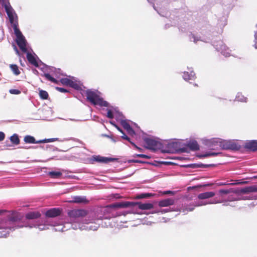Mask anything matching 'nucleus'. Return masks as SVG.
<instances>
[{
    "label": "nucleus",
    "instance_id": "26",
    "mask_svg": "<svg viewBox=\"0 0 257 257\" xmlns=\"http://www.w3.org/2000/svg\"><path fill=\"white\" fill-rule=\"evenodd\" d=\"M41 214L38 211L30 212L26 214L25 217L28 220H33L34 219L41 218Z\"/></svg>",
    "mask_w": 257,
    "mask_h": 257
},
{
    "label": "nucleus",
    "instance_id": "43",
    "mask_svg": "<svg viewBox=\"0 0 257 257\" xmlns=\"http://www.w3.org/2000/svg\"><path fill=\"white\" fill-rule=\"evenodd\" d=\"M110 108H111V109L107 108L106 109L107 111L106 116L109 118L112 119L114 117L115 113H114V111L113 108L112 107H110Z\"/></svg>",
    "mask_w": 257,
    "mask_h": 257
},
{
    "label": "nucleus",
    "instance_id": "33",
    "mask_svg": "<svg viewBox=\"0 0 257 257\" xmlns=\"http://www.w3.org/2000/svg\"><path fill=\"white\" fill-rule=\"evenodd\" d=\"M40 147L44 150L48 151H59L58 149L56 147H55L51 145H41L39 147H36L35 148Z\"/></svg>",
    "mask_w": 257,
    "mask_h": 257
},
{
    "label": "nucleus",
    "instance_id": "45",
    "mask_svg": "<svg viewBox=\"0 0 257 257\" xmlns=\"http://www.w3.org/2000/svg\"><path fill=\"white\" fill-rule=\"evenodd\" d=\"M227 24V20L226 17H223L222 18V20L218 21L217 25L221 28H223Z\"/></svg>",
    "mask_w": 257,
    "mask_h": 257
},
{
    "label": "nucleus",
    "instance_id": "15",
    "mask_svg": "<svg viewBox=\"0 0 257 257\" xmlns=\"http://www.w3.org/2000/svg\"><path fill=\"white\" fill-rule=\"evenodd\" d=\"M26 53L28 62L36 67H39V63H40V60L38 56L35 53L32 54L28 50Z\"/></svg>",
    "mask_w": 257,
    "mask_h": 257
},
{
    "label": "nucleus",
    "instance_id": "19",
    "mask_svg": "<svg viewBox=\"0 0 257 257\" xmlns=\"http://www.w3.org/2000/svg\"><path fill=\"white\" fill-rule=\"evenodd\" d=\"M244 147L251 152L257 151V140L247 141L244 144Z\"/></svg>",
    "mask_w": 257,
    "mask_h": 257
},
{
    "label": "nucleus",
    "instance_id": "47",
    "mask_svg": "<svg viewBox=\"0 0 257 257\" xmlns=\"http://www.w3.org/2000/svg\"><path fill=\"white\" fill-rule=\"evenodd\" d=\"M2 6L5 8V9H8L9 7H12L10 3L9 0H0Z\"/></svg>",
    "mask_w": 257,
    "mask_h": 257
},
{
    "label": "nucleus",
    "instance_id": "1",
    "mask_svg": "<svg viewBox=\"0 0 257 257\" xmlns=\"http://www.w3.org/2000/svg\"><path fill=\"white\" fill-rule=\"evenodd\" d=\"M210 26L207 23L204 22L199 23L196 26V29L200 31V33L202 36H196L191 33L189 36L190 41L195 43L198 41H202L205 43L211 42L212 46L217 51L220 52L222 55L226 57L229 56L230 50L224 44L223 41L221 40L213 41V38L210 33Z\"/></svg>",
    "mask_w": 257,
    "mask_h": 257
},
{
    "label": "nucleus",
    "instance_id": "31",
    "mask_svg": "<svg viewBox=\"0 0 257 257\" xmlns=\"http://www.w3.org/2000/svg\"><path fill=\"white\" fill-rule=\"evenodd\" d=\"M124 162L125 163V162H127L128 163H140V164H148L152 165L155 166H158V164H154L153 163H150V162H146V161H142V160H136V159L128 160L127 161H125Z\"/></svg>",
    "mask_w": 257,
    "mask_h": 257
},
{
    "label": "nucleus",
    "instance_id": "11",
    "mask_svg": "<svg viewBox=\"0 0 257 257\" xmlns=\"http://www.w3.org/2000/svg\"><path fill=\"white\" fill-rule=\"evenodd\" d=\"M118 159L116 158L102 157L100 155H93L90 158L89 162L91 164H93L94 162L108 164L111 162L118 161Z\"/></svg>",
    "mask_w": 257,
    "mask_h": 257
},
{
    "label": "nucleus",
    "instance_id": "35",
    "mask_svg": "<svg viewBox=\"0 0 257 257\" xmlns=\"http://www.w3.org/2000/svg\"><path fill=\"white\" fill-rule=\"evenodd\" d=\"M154 196V194L152 193H142L138 194L136 198L139 199L149 198Z\"/></svg>",
    "mask_w": 257,
    "mask_h": 257
},
{
    "label": "nucleus",
    "instance_id": "18",
    "mask_svg": "<svg viewBox=\"0 0 257 257\" xmlns=\"http://www.w3.org/2000/svg\"><path fill=\"white\" fill-rule=\"evenodd\" d=\"M176 21V20H173V21H171V24H165L164 26L165 29H167L169 28L171 26H176L177 25L180 32H181L182 33L186 32L187 31V29H188V28H187L188 27V25L186 23H185L184 24H183L184 27H183L182 26L179 25L177 23Z\"/></svg>",
    "mask_w": 257,
    "mask_h": 257
},
{
    "label": "nucleus",
    "instance_id": "10",
    "mask_svg": "<svg viewBox=\"0 0 257 257\" xmlns=\"http://www.w3.org/2000/svg\"><path fill=\"white\" fill-rule=\"evenodd\" d=\"M143 140L146 144L145 146L146 148L153 151L160 150L162 152L163 143L148 137H144Z\"/></svg>",
    "mask_w": 257,
    "mask_h": 257
},
{
    "label": "nucleus",
    "instance_id": "6",
    "mask_svg": "<svg viewBox=\"0 0 257 257\" xmlns=\"http://www.w3.org/2000/svg\"><path fill=\"white\" fill-rule=\"evenodd\" d=\"M6 12L9 17V21L13 28L14 34L17 38L23 36L19 28L18 16L12 7L6 9Z\"/></svg>",
    "mask_w": 257,
    "mask_h": 257
},
{
    "label": "nucleus",
    "instance_id": "60",
    "mask_svg": "<svg viewBox=\"0 0 257 257\" xmlns=\"http://www.w3.org/2000/svg\"><path fill=\"white\" fill-rule=\"evenodd\" d=\"M172 210H171V211H172ZM159 211H160L161 213L164 214L168 212L171 211V210H170L169 209H161L159 210Z\"/></svg>",
    "mask_w": 257,
    "mask_h": 257
},
{
    "label": "nucleus",
    "instance_id": "52",
    "mask_svg": "<svg viewBox=\"0 0 257 257\" xmlns=\"http://www.w3.org/2000/svg\"><path fill=\"white\" fill-rule=\"evenodd\" d=\"M110 123L113 125L119 132L121 133H123V130L121 127H120L118 125H117L114 121H110Z\"/></svg>",
    "mask_w": 257,
    "mask_h": 257
},
{
    "label": "nucleus",
    "instance_id": "32",
    "mask_svg": "<svg viewBox=\"0 0 257 257\" xmlns=\"http://www.w3.org/2000/svg\"><path fill=\"white\" fill-rule=\"evenodd\" d=\"M48 175L52 179L59 178L62 175L60 171H52L48 173Z\"/></svg>",
    "mask_w": 257,
    "mask_h": 257
},
{
    "label": "nucleus",
    "instance_id": "55",
    "mask_svg": "<svg viewBox=\"0 0 257 257\" xmlns=\"http://www.w3.org/2000/svg\"><path fill=\"white\" fill-rule=\"evenodd\" d=\"M175 192L171 190H166L162 192L163 195H174Z\"/></svg>",
    "mask_w": 257,
    "mask_h": 257
},
{
    "label": "nucleus",
    "instance_id": "29",
    "mask_svg": "<svg viewBox=\"0 0 257 257\" xmlns=\"http://www.w3.org/2000/svg\"><path fill=\"white\" fill-rule=\"evenodd\" d=\"M24 141L26 144H40L39 141H36L35 138L32 136L27 135L24 137Z\"/></svg>",
    "mask_w": 257,
    "mask_h": 257
},
{
    "label": "nucleus",
    "instance_id": "12",
    "mask_svg": "<svg viewBox=\"0 0 257 257\" xmlns=\"http://www.w3.org/2000/svg\"><path fill=\"white\" fill-rule=\"evenodd\" d=\"M87 214V211L83 209H72L68 212V215L72 221L77 220L79 217L85 216Z\"/></svg>",
    "mask_w": 257,
    "mask_h": 257
},
{
    "label": "nucleus",
    "instance_id": "3",
    "mask_svg": "<svg viewBox=\"0 0 257 257\" xmlns=\"http://www.w3.org/2000/svg\"><path fill=\"white\" fill-rule=\"evenodd\" d=\"M62 213V209L60 208H52L48 209L45 213V217L40 218L37 222L30 226V228H38L40 230L48 229L49 226H55L59 225V223L53 222L51 219L47 218H54L60 216Z\"/></svg>",
    "mask_w": 257,
    "mask_h": 257
},
{
    "label": "nucleus",
    "instance_id": "21",
    "mask_svg": "<svg viewBox=\"0 0 257 257\" xmlns=\"http://www.w3.org/2000/svg\"><path fill=\"white\" fill-rule=\"evenodd\" d=\"M148 2L152 4V6L154 9L158 13V14L162 17H167L169 15V12L166 10H164L162 8L158 9L155 6V5L154 3V0H147Z\"/></svg>",
    "mask_w": 257,
    "mask_h": 257
},
{
    "label": "nucleus",
    "instance_id": "4",
    "mask_svg": "<svg viewBox=\"0 0 257 257\" xmlns=\"http://www.w3.org/2000/svg\"><path fill=\"white\" fill-rule=\"evenodd\" d=\"M83 93L86 95V100L93 105H99L100 107L109 106V103L100 96L101 93L98 90L88 89L83 91Z\"/></svg>",
    "mask_w": 257,
    "mask_h": 257
},
{
    "label": "nucleus",
    "instance_id": "7",
    "mask_svg": "<svg viewBox=\"0 0 257 257\" xmlns=\"http://www.w3.org/2000/svg\"><path fill=\"white\" fill-rule=\"evenodd\" d=\"M183 143L177 141H172L167 144H163V153H182L186 151L183 148Z\"/></svg>",
    "mask_w": 257,
    "mask_h": 257
},
{
    "label": "nucleus",
    "instance_id": "22",
    "mask_svg": "<svg viewBox=\"0 0 257 257\" xmlns=\"http://www.w3.org/2000/svg\"><path fill=\"white\" fill-rule=\"evenodd\" d=\"M70 87L76 90H80L82 94H83V91H85L83 88H85V87L80 81L76 80L72 81Z\"/></svg>",
    "mask_w": 257,
    "mask_h": 257
},
{
    "label": "nucleus",
    "instance_id": "57",
    "mask_svg": "<svg viewBox=\"0 0 257 257\" xmlns=\"http://www.w3.org/2000/svg\"><path fill=\"white\" fill-rule=\"evenodd\" d=\"M121 134H122V136L121 137V138L122 139H124V140L127 141L128 142H130L131 139L125 134V133L123 131V133Z\"/></svg>",
    "mask_w": 257,
    "mask_h": 257
},
{
    "label": "nucleus",
    "instance_id": "30",
    "mask_svg": "<svg viewBox=\"0 0 257 257\" xmlns=\"http://www.w3.org/2000/svg\"><path fill=\"white\" fill-rule=\"evenodd\" d=\"M241 146L238 143L232 141H229V149L232 151H238L240 150Z\"/></svg>",
    "mask_w": 257,
    "mask_h": 257
},
{
    "label": "nucleus",
    "instance_id": "38",
    "mask_svg": "<svg viewBox=\"0 0 257 257\" xmlns=\"http://www.w3.org/2000/svg\"><path fill=\"white\" fill-rule=\"evenodd\" d=\"M10 67L15 75L18 76L20 74L21 72L19 67L16 64H11Z\"/></svg>",
    "mask_w": 257,
    "mask_h": 257
},
{
    "label": "nucleus",
    "instance_id": "37",
    "mask_svg": "<svg viewBox=\"0 0 257 257\" xmlns=\"http://www.w3.org/2000/svg\"><path fill=\"white\" fill-rule=\"evenodd\" d=\"M11 142L14 145H18L20 144V140L19 136L17 134H13L10 138Z\"/></svg>",
    "mask_w": 257,
    "mask_h": 257
},
{
    "label": "nucleus",
    "instance_id": "34",
    "mask_svg": "<svg viewBox=\"0 0 257 257\" xmlns=\"http://www.w3.org/2000/svg\"><path fill=\"white\" fill-rule=\"evenodd\" d=\"M53 68L55 69L53 70L52 72H51V75L53 76H55L56 78H59L61 75H64L62 73V71L60 68H56L53 67Z\"/></svg>",
    "mask_w": 257,
    "mask_h": 257
},
{
    "label": "nucleus",
    "instance_id": "36",
    "mask_svg": "<svg viewBox=\"0 0 257 257\" xmlns=\"http://www.w3.org/2000/svg\"><path fill=\"white\" fill-rule=\"evenodd\" d=\"M235 100L241 102H246L247 98L244 97L241 92H238L235 97Z\"/></svg>",
    "mask_w": 257,
    "mask_h": 257
},
{
    "label": "nucleus",
    "instance_id": "20",
    "mask_svg": "<svg viewBox=\"0 0 257 257\" xmlns=\"http://www.w3.org/2000/svg\"><path fill=\"white\" fill-rule=\"evenodd\" d=\"M127 120L124 119L121 120L120 124L122 126L124 129L126 130L127 133L131 136L136 135V132L132 128L129 123L127 122Z\"/></svg>",
    "mask_w": 257,
    "mask_h": 257
},
{
    "label": "nucleus",
    "instance_id": "58",
    "mask_svg": "<svg viewBox=\"0 0 257 257\" xmlns=\"http://www.w3.org/2000/svg\"><path fill=\"white\" fill-rule=\"evenodd\" d=\"M256 27L257 28V24ZM254 47L255 49H257V31L254 32Z\"/></svg>",
    "mask_w": 257,
    "mask_h": 257
},
{
    "label": "nucleus",
    "instance_id": "51",
    "mask_svg": "<svg viewBox=\"0 0 257 257\" xmlns=\"http://www.w3.org/2000/svg\"><path fill=\"white\" fill-rule=\"evenodd\" d=\"M9 92L12 94H19L21 93V91L16 89H11L9 90Z\"/></svg>",
    "mask_w": 257,
    "mask_h": 257
},
{
    "label": "nucleus",
    "instance_id": "59",
    "mask_svg": "<svg viewBox=\"0 0 257 257\" xmlns=\"http://www.w3.org/2000/svg\"><path fill=\"white\" fill-rule=\"evenodd\" d=\"M197 157L199 158H207L208 157V152L205 153L203 154H200L197 155Z\"/></svg>",
    "mask_w": 257,
    "mask_h": 257
},
{
    "label": "nucleus",
    "instance_id": "17",
    "mask_svg": "<svg viewBox=\"0 0 257 257\" xmlns=\"http://www.w3.org/2000/svg\"><path fill=\"white\" fill-rule=\"evenodd\" d=\"M16 43L21 49V50L24 52H27V41L24 36H21L20 37L17 38Z\"/></svg>",
    "mask_w": 257,
    "mask_h": 257
},
{
    "label": "nucleus",
    "instance_id": "63",
    "mask_svg": "<svg viewBox=\"0 0 257 257\" xmlns=\"http://www.w3.org/2000/svg\"><path fill=\"white\" fill-rule=\"evenodd\" d=\"M4 37V33L2 29H0V41H2Z\"/></svg>",
    "mask_w": 257,
    "mask_h": 257
},
{
    "label": "nucleus",
    "instance_id": "8",
    "mask_svg": "<svg viewBox=\"0 0 257 257\" xmlns=\"http://www.w3.org/2000/svg\"><path fill=\"white\" fill-rule=\"evenodd\" d=\"M234 192L235 193L240 194H248L252 192H257V186L256 185H251L249 186H246L244 188H242L240 189H238L233 191V189L231 188L230 189H219L218 191V194L219 196H222L224 195L228 194L231 192Z\"/></svg>",
    "mask_w": 257,
    "mask_h": 257
},
{
    "label": "nucleus",
    "instance_id": "25",
    "mask_svg": "<svg viewBox=\"0 0 257 257\" xmlns=\"http://www.w3.org/2000/svg\"><path fill=\"white\" fill-rule=\"evenodd\" d=\"M71 202L79 204H87L89 201L84 196H74L72 197Z\"/></svg>",
    "mask_w": 257,
    "mask_h": 257
},
{
    "label": "nucleus",
    "instance_id": "61",
    "mask_svg": "<svg viewBox=\"0 0 257 257\" xmlns=\"http://www.w3.org/2000/svg\"><path fill=\"white\" fill-rule=\"evenodd\" d=\"M65 140H66V141L72 140L73 141L79 142L80 143H82L81 141L80 140H79L78 139H76V138H70L69 139H66Z\"/></svg>",
    "mask_w": 257,
    "mask_h": 257
},
{
    "label": "nucleus",
    "instance_id": "24",
    "mask_svg": "<svg viewBox=\"0 0 257 257\" xmlns=\"http://www.w3.org/2000/svg\"><path fill=\"white\" fill-rule=\"evenodd\" d=\"M174 202L175 201L174 199L170 198H168L159 201L158 202V204L159 206L161 207H168L173 205Z\"/></svg>",
    "mask_w": 257,
    "mask_h": 257
},
{
    "label": "nucleus",
    "instance_id": "53",
    "mask_svg": "<svg viewBox=\"0 0 257 257\" xmlns=\"http://www.w3.org/2000/svg\"><path fill=\"white\" fill-rule=\"evenodd\" d=\"M55 88L57 90H58L59 92H62V93L69 92V91L67 89H65V88L60 87H56Z\"/></svg>",
    "mask_w": 257,
    "mask_h": 257
},
{
    "label": "nucleus",
    "instance_id": "64",
    "mask_svg": "<svg viewBox=\"0 0 257 257\" xmlns=\"http://www.w3.org/2000/svg\"><path fill=\"white\" fill-rule=\"evenodd\" d=\"M161 164L168 165L171 164L170 162L162 161L159 162Z\"/></svg>",
    "mask_w": 257,
    "mask_h": 257
},
{
    "label": "nucleus",
    "instance_id": "44",
    "mask_svg": "<svg viewBox=\"0 0 257 257\" xmlns=\"http://www.w3.org/2000/svg\"><path fill=\"white\" fill-rule=\"evenodd\" d=\"M59 140L58 138H50V139H45L43 140H39V143H46L49 142H53L56 141H58Z\"/></svg>",
    "mask_w": 257,
    "mask_h": 257
},
{
    "label": "nucleus",
    "instance_id": "5",
    "mask_svg": "<svg viewBox=\"0 0 257 257\" xmlns=\"http://www.w3.org/2000/svg\"><path fill=\"white\" fill-rule=\"evenodd\" d=\"M138 206L140 209L143 210H150L154 208V204L151 203H143L140 202H134L131 201H120L112 203L107 206V207L114 209L133 208Z\"/></svg>",
    "mask_w": 257,
    "mask_h": 257
},
{
    "label": "nucleus",
    "instance_id": "13",
    "mask_svg": "<svg viewBox=\"0 0 257 257\" xmlns=\"http://www.w3.org/2000/svg\"><path fill=\"white\" fill-rule=\"evenodd\" d=\"M220 143L221 139L219 138H212L211 139H205L203 140L204 145L213 150L220 148Z\"/></svg>",
    "mask_w": 257,
    "mask_h": 257
},
{
    "label": "nucleus",
    "instance_id": "14",
    "mask_svg": "<svg viewBox=\"0 0 257 257\" xmlns=\"http://www.w3.org/2000/svg\"><path fill=\"white\" fill-rule=\"evenodd\" d=\"M183 148L185 149L186 151L183 153H188L189 150L196 151L199 150V145L195 140L189 141L187 144L183 143Z\"/></svg>",
    "mask_w": 257,
    "mask_h": 257
},
{
    "label": "nucleus",
    "instance_id": "54",
    "mask_svg": "<svg viewBox=\"0 0 257 257\" xmlns=\"http://www.w3.org/2000/svg\"><path fill=\"white\" fill-rule=\"evenodd\" d=\"M215 184L216 186H225L227 185H232L233 183H228L227 182H216Z\"/></svg>",
    "mask_w": 257,
    "mask_h": 257
},
{
    "label": "nucleus",
    "instance_id": "42",
    "mask_svg": "<svg viewBox=\"0 0 257 257\" xmlns=\"http://www.w3.org/2000/svg\"><path fill=\"white\" fill-rule=\"evenodd\" d=\"M197 164V168H207L209 167H213L216 166V164H203L202 163H199Z\"/></svg>",
    "mask_w": 257,
    "mask_h": 257
},
{
    "label": "nucleus",
    "instance_id": "56",
    "mask_svg": "<svg viewBox=\"0 0 257 257\" xmlns=\"http://www.w3.org/2000/svg\"><path fill=\"white\" fill-rule=\"evenodd\" d=\"M208 157L217 156L221 154L220 152H208Z\"/></svg>",
    "mask_w": 257,
    "mask_h": 257
},
{
    "label": "nucleus",
    "instance_id": "9",
    "mask_svg": "<svg viewBox=\"0 0 257 257\" xmlns=\"http://www.w3.org/2000/svg\"><path fill=\"white\" fill-rule=\"evenodd\" d=\"M40 64L42 66L41 67H39V68H40L41 70L43 72V74H42L41 76L45 77L47 80L55 84H58L59 81L51 75V72H52L53 70H55L53 67L45 64L41 60H40Z\"/></svg>",
    "mask_w": 257,
    "mask_h": 257
},
{
    "label": "nucleus",
    "instance_id": "40",
    "mask_svg": "<svg viewBox=\"0 0 257 257\" xmlns=\"http://www.w3.org/2000/svg\"><path fill=\"white\" fill-rule=\"evenodd\" d=\"M72 80L67 78H62L60 80V82L64 85L70 87Z\"/></svg>",
    "mask_w": 257,
    "mask_h": 257
},
{
    "label": "nucleus",
    "instance_id": "46",
    "mask_svg": "<svg viewBox=\"0 0 257 257\" xmlns=\"http://www.w3.org/2000/svg\"><path fill=\"white\" fill-rule=\"evenodd\" d=\"M181 166L182 167L185 168L197 169V163L185 164V165H182Z\"/></svg>",
    "mask_w": 257,
    "mask_h": 257
},
{
    "label": "nucleus",
    "instance_id": "39",
    "mask_svg": "<svg viewBox=\"0 0 257 257\" xmlns=\"http://www.w3.org/2000/svg\"><path fill=\"white\" fill-rule=\"evenodd\" d=\"M230 141H226L221 139L220 148L222 150H228Z\"/></svg>",
    "mask_w": 257,
    "mask_h": 257
},
{
    "label": "nucleus",
    "instance_id": "49",
    "mask_svg": "<svg viewBox=\"0 0 257 257\" xmlns=\"http://www.w3.org/2000/svg\"><path fill=\"white\" fill-rule=\"evenodd\" d=\"M133 157H137L145 158V159H150L151 158L150 156H149L147 155L143 154H135L133 156Z\"/></svg>",
    "mask_w": 257,
    "mask_h": 257
},
{
    "label": "nucleus",
    "instance_id": "62",
    "mask_svg": "<svg viewBox=\"0 0 257 257\" xmlns=\"http://www.w3.org/2000/svg\"><path fill=\"white\" fill-rule=\"evenodd\" d=\"M5 137V135L4 133L2 132H0V141H2L4 140Z\"/></svg>",
    "mask_w": 257,
    "mask_h": 257
},
{
    "label": "nucleus",
    "instance_id": "16",
    "mask_svg": "<svg viewBox=\"0 0 257 257\" xmlns=\"http://www.w3.org/2000/svg\"><path fill=\"white\" fill-rule=\"evenodd\" d=\"M182 77L185 81L190 83H191V82H190V80H194L196 78L195 72L191 68L189 67H188V71H184L183 72Z\"/></svg>",
    "mask_w": 257,
    "mask_h": 257
},
{
    "label": "nucleus",
    "instance_id": "28",
    "mask_svg": "<svg viewBox=\"0 0 257 257\" xmlns=\"http://www.w3.org/2000/svg\"><path fill=\"white\" fill-rule=\"evenodd\" d=\"M215 194V193L212 191L205 192L199 194L198 195V198L200 200L208 199L213 197Z\"/></svg>",
    "mask_w": 257,
    "mask_h": 257
},
{
    "label": "nucleus",
    "instance_id": "50",
    "mask_svg": "<svg viewBox=\"0 0 257 257\" xmlns=\"http://www.w3.org/2000/svg\"><path fill=\"white\" fill-rule=\"evenodd\" d=\"M233 0L231 1V2H230L229 4H227V5H225L224 6L225 8L223 9L226 10V11L228 12L232 8L233 5H232Z\"/></svg>",
    "mask_w": 257,
    "mask_h": 257
},
{
    "label": "nucleus",
    "instance_id": "41",
    "mask_svg": "<svg viewBox=\"0 0 257 257\" xmlns=\"http://www.w3.org/2000/svg\"><path fill=\"white\" fill-rule=\"evenodd\" d=\"M39 96L42 99L45 100L48 99L49 94L46 91L41 89L39 90Z\"/></svg>",
    "mask_w": 257,
    "mask_h": 257
},
{
    "label": "nucleus",
    "instance_id": "27",
    "mask_svg": "<svg viewBox=\"0 0 257 257\" xmlns=\"http://www.w3.org/2000/svg\"><path fill=\"white\" fill-rule=\"evenodd\" d=\"M108 107H112L113 108L115 113L114 117L117 121H120V122H121V120L124 119V116L122 114V112L119 111L118 107H113L112 106H110L109 105Z\"/></svg>",
    "mask_w": 257,
    "mask_h": 257
},
{
    "label": "nucleus",
    "instance_id": "2",
    "mask_svg": "<svg viewBox=\"0 0 257 257\" xmlns=\"http://www.w3.org/2000/svg\"><path fill=\"white\" fill-rule=\"evenodd\" d=\"M4 210H0V215L4 212ZM20 218L17 216H12L8 219L0 218V238L6 237L9 234L10 231H13L16 229L22 228L23 227H29L33 226L34 223H21L18 221Z\"/></svg>",
    "mask_w": 257,
    "mask_h": 257
},
{
    "label": "nucleus",
    "instance_id": "48",
    "mask_svg": "<svg viewBox=\"0 0 257 257\" xmlns=\"http://www.w3.org/2000/svg\"><path fill=\"white\" fill-rule=\"evenodd\" d=\"M134 213L135 212L133 211V209L131 208L130 209V210L128 211H122L121 212L117 213V214L116 215H115V216H121V215L125 216L126 214H127L128 213Z\"/></svg>",
    "mask_w": 257,
    "mask_h": 257
},
{
    "label": "nucleus",
    "instance_id": "23",
    "mask_svg": "<svg viewBox=\"0 0 257 257\" xmlns=\"http://www.w3.org/2000/svg\"><path fill=\"white\" fill-rule=\"evenodd\" d=\"M207 204V202L203 201H194L193 204H189L187 205L185 207V209L189 211H192L194 210V207L205 205Z\"/></svg>",
    "mask_w": 257,
    "mask_h": 257
}]
</instances>
